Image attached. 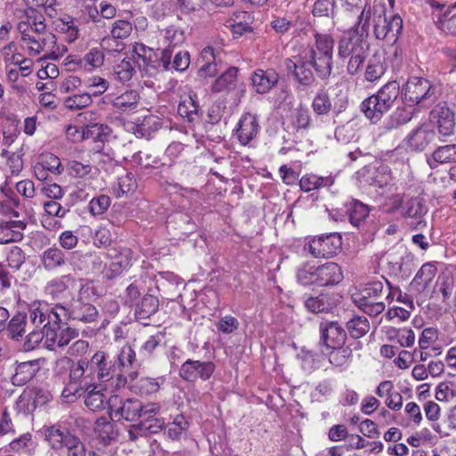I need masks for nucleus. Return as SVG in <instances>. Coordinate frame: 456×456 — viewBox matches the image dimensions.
Wrapping results in <instances>:
<instances>
[{
    "instance_id": "1",
    "label": "nucleus",
    "mask_w": 456,
    "mask_h": 456,
    "mask_svg": "<svg viewBox=\"0 0 456 456\" xmlns=\"http://www.w3.org/2000/svg\"><path fill=\"white\" fill-rule=\"evenodd\" d=\"M17 29L20 34L21 46L30 56L43 53L51 60L60 57L56 37L46 28L45 21L22 20L18 23Z\"/></svg>"
},
{
    "instance_id": "2",
    "label": "nucleus",
    "mask_w": 456,
    "mask_h": 456,
    "mask_svg": "<svg viewBox=\"0 0 456 456\" xmlns=\"http://www.w3.org/2000/svg\"><path fill=\"white\" fill-rule=\"evenodd\" d=\"M109 411L111 419H124L129 422L141 421L142 418H149L151 414L159 413L160 405L156 403L142 402L136 398H122L112 395L109 398Z\"/></svg>"
},
{
    "instance_id": "3",
    "label": "nucleus",
    "mask_w": 456,
    "mask_h": 456,
    "mask_svg": "<svg viewBox=\"0 0 456 456\" xmlns=\"http://www.w3.org/2000/svg\"><path fill=\"white\" fill-rule=\"evenodd\" d=\"M333 48L334 39L330 35L316 32L314 44L301 53L321 79H327L331 74Z\"/></svg>"
},
{
    "instance_id": "4",
    "label": "nucleus",
    "mask_w": 456,
    "mask_h": 456,
    "mask_svg": "<svg viewBox=\"0 0 456 456\" xmlns=\"http://www.w3.org/2000/svg\"><path fill=\"white\" fill-rule=\"evenodd\" d=\"M384 208L387 213H395L400 210L403 217L417 220L414 229H421L427 225L423 217L428 213V208L420 197H410L401 193L392 194L386 199Z\"/></svg>"
},
{
    "instance_id": "5",
    "label": "nucleus",
    "mask_w": 456,
    "mask_h": 456,
    "mask_svg": "<svg viewBox=\"0 0 456 456\" xmlns=\"http://www.w3.org/2000/svg\"><path fill=\"white\" fill-rule=\"evenodd\" d=\"M89 287L80 284L78 295L72 297L65 305H60L58 308L69 319L81 322L83 323H91L96 321L98 311L96 307L85 298V294L88 293Z\"/></svg>"
},
{
    "instance_id": "6",
    "label": "nucleus",
    "mask_w": 456,
    "mask_h": 456,
    "mask_svg": "<svg viewBox=\"0 0 456 456\" xmlns=\"http://www.w3.org/2000/svg\"><path fill=\"white\" fill-rule=\"evenodd\" d=\"M383 290L382 281L369 282L359 293L353 296L354 302L365 314L377 316L386 308L385 302L379 300L383 296Z\"/></svg>"
},
{
    "instance_id": "7",
    "label": "nucleus",
    "mask_w": 456,
    "mask_h": 456,
    "mask_svg": "<svg viewBox=\"0 0 456 456\" xmlns=\"http://www.w3.org/2000/svg\"><path fill=\"white\" fill-rule=\"evenodd\" d=\"M404 100L411 104H421L428 107L437 99L436 87L423 77H411L404 87Z\"/></svg>"
},
{
    "instance_id": "8",
    "label": "nucleus",
    "mask_w": 456,
    "mask_h": 456,
    "mask_svg": "<svg viewBox=\"0 0 456 456\" xmlns=\"http://www.w3.org/2000/svg\"><path fill=\"white\" fill-rule=\"evenodd\" d=\"M342 245L341 236L337 232L312 238L304 246L314 258H329L337 254Z\"/></svg>"
},
{
    "instance_id": "9",
    "label": "nucleus",
    "mask_w": 456,
    "mask_h": 456,
    "mask_svg": "<svg viewBox=\"0 0 456 456\" xmlns=\"http://www.w3.org/2000/svg\"><path fill=\"white\" fill-rule=\"evenodd\" d=\"M86 363L93 386L96 382L102 384L114 379L117 366L115 362L109 359L107 353L97 351L89 361H86Z\"/></svg>"
},
{
    "instance_id": "10",
    "label": "nucleus",
    "mask_w": 456,
    "mask_h": 456,
    "mask_svg": "<svg viewBox=\"0 0 456 456\" xmlns=\"http://www.w3.org/2000/svg\"><path fill=\"white\" fill-rule=\"evenodd\" d=\"M88 372L86 360H80L73 364L69 370V382L62 390L61 395L69 399L80 395L84 390L90 389L93 384Z\"/></svg>"
},
{
    "instance_id": "11",
    "label": "nucleus",
    "mask_w": 456,
    "mask_h": 456,
    "mask_svg": "<svg viewBox=\"0 0 456 456\" xmlns=\"http://www.w3.org/2000/svg\"><path fill=\"white\" fill-rule=\"evenodd\" d=\"M216 370L212 361L186 360L179 369V376L187 382L194 383L200 379L208 380Z\"/></svg>"
},
{
    "instance_id": "12",
    "label": "nucleus",
    "mask_w": 456,
    "mask_h": 456,
    "mask_svg": "<svg viewBox=\"0 0 456 456\" xmlns=\"http://www.w3.org/2000/svg\"><path fill=\"white\" fill-rule=\"evenodd\" d=\"M56 305L51 307L45 302L33 303L29 309V318L36 328H41L45 331L47 327L51 328L61 322L60 309Z\"/></svg>"
},
{
    "instance_id": "13",
    "label": "nucleus",
    "mask_w": 456,
    "mask_h": 456,
    "mask_svg": "<svg viewBox=\"0 0 456 456\" xmlns=\"http://www.w3.org/2000/svg\"><path fill=\"white\" fill-rule=\"evenodd\" d=\"M45 439L53 450L65 448L67 452L83 444L81 440L71 434L67 428L58 424L46 427L45 429Z\"/></svg>"
},
{
    "instance_id": "14",
    "label": "nucleus",
    "mask_w": 456,
    "mask_h": 456,
    "mask_svg": "<svg viewBox=\"0 0 456 456\" xmlns=\"http://www.w3.org/2000/svg\"><path fill=\"white\" fill-rule=\"evenodd\" d=\"M403 28L402 18L395 14L390 18L386 15V11L378 18L373 24V30L376 38L386 40L388 43H395Z\"/></svg>"
},
{
    "instance_id": "15",
    "label": "nucleus",
    "mask_w": 456,
    "mask_h": 456,
    "mask_svg": "<svg viewBox=\"0 0 456 456\" xmlns=\"http://www.w3.org/2000/svg\"><path fill=\"white\" fill-rule=\"evenodd\" d=\"M358 50L369 51V43L359 31L349 30L338 41V57L342 60L350 59Z\"/></svg>"
},
{
    "instance_id": "16",
    "label": "nucleus",
    "mask_w": 456,
    "mask_h": 456,
    "mask_svg": "<svg viewBox=\"0 0 456 456\" xmlns=\"http://www.w3.org/2000/svg\"><path fill=\"white\" fill-rule=\"evenodd\" d=\"M59 322L47 327L44 331L45 345L49 350H56L67 346L69 342L78 337V332L70 327H61Z\"/></svg>"
},
{
    "instance_id": "17",
    "label": "nucleus",
    "mask_w": 456,
    "mask_h": 456,
    "mask_svg": "<svg viewBox=\"0 0 456 456\" xmlns=\"http://www.w3.org/2000/svg\"><path fill=\"white\" fill-rule=\"evenodd\" d=\"M436 139L434 126L430 122H423L412 129L405 137L407 146L415 151H424Z\"/></svg>"
},
{
    "instance_id": "18",
    "label": "nucleus",
    "mask_w": 456,
    "mask_h": 456,
    "mask_svg": "<svg viewBox=\"0 0 456 456\" xmlns=\"http://www.w3.org/2000/svg\"><path fill=\"white\" fill-rule=\"evenodd\" d=\"M347 103L346 97H341L332 103L328 91L321 88L314 96L311 107L317 115H327L330 111L338 115L346 109Z\"/></svg>"
},
{
    "instance_id": "19",
    "label": "nucleus",
    "mask_w": 456,
    "mask_h": 456,
    "mask_svg": "<svg viewBox=\"0 0 456 456\" xmlns=\"http://www.w3.org/2000/svg\"><path fill=\"white\" fill-rule=\"evenodd\" d=\"M26 20L45 21V16L53 18L57 15V0H24Z\"/></svg>"
},
{
    "instance_id": "20",
    "label": "nucleus",
    "mask_w": 456,
    "mask_h": 456,
    "mask_svg": "<svg viewBox=\"0 0 456 456\" xmlns=\"http://www.w3.org/2000/svg\"><path fill=\"white\" fill-rule=\"evenodd\" d=\"M259 128L256 116L251 113H245L237 124L234 136L241 145L246 146L257 135Z\"/></svg>"
},
{
    "instance_id": "21",
    "label": "nucleus",
    "mask_w": 456,
    "mask_h": 456,
    "mask_svg": "<svg viewBox=\"0 0 456 456\" xmlns=\"http://www.w3.org/2000/svg\"><path fill=\"white\" fill-rule=\"evenodd\" d=\"M430 119L436 122L442 136H450L454 133L455 117L448 107L436 105L430 112Z\"/></svg>"
},
{
    "instance_id": "22",
    "label": "nucleus",
    "mask_w": 456,
    "mask_h": 456,
    "mask_svg": "<svg viewBox=\"0 0 456 456\" xmlns=\"http://www.w3.org/2000/svg\"><path fill=\"white\" fill-rule=\"evenodd\" d=\"M280 79V76L273 69H256L250 77L254 90L260 94L269 93Z\"/></svg>"
},
{
    "instance_id": "23",
    "label": "nucleus",
    "mask_w": 456,
    "mask_h": 456,
    "mask_svg": "<svg viewBox=\"0 0 456 456\" xmlns=\"http://www.w3.org/2000/svg\"><path fill=\"white\" fill-rule=\"evenodd\" d=\"M66 60L69 61L66 64L73 65V69L78 68L87 71H93L103 65L105 55L102 48L94 47L91 48L83 58L77 59L73 56H69Z\"/></svg>"
},
{
    "instance_id": "24",
    "label": "nucleus",
    "mask_w": 456,
    "mask_h": 456,
    "mask_svg": "<svg viewBox=\"0 0 456 456\" xmlns=\"http://www.w3.org/2000/svg\"><path fill=\"white\" fill-rule=\"evenodd\" d=\"M385 12V6L382 4H377L376 1L372 5L365 4L362 12L358 16L357 21L351 30H357L362 37H367L369 33L370 21L375 23L378 18Z\"/></svg>"
},
{
    "instance_id": "25",
    "label": "nucleus",
    "mask_w": 456,
    "mask_h": 456,
    "mask_svg": "<svg viewBox=\"0 0 456 456\" xmlns=\"http://www.w3.org/2000/svg\"><path fill=\"white\" fill-rule=\"evenodd\" d=\"M320 331L321 339L326 347L331 348L344 346L346 339V332L338 322L322 323Z\"/></svg>"
},
{
    "instance_id": "26",
    "label": "nucleus",
    "mask_w": 456,
    "mask_h": 456,
    "mask_svg": "<svg viewBox=\"0 0 456 456\" xmlns=\"http://www.w3.org/2000/svg\"><path fill=\"white\" fill-rule=\"evenodd\" d=\"M27 223L24 220H3L0 222V244L20 241L24 237Z\"/></svg>"
},
{
    "instance_id": "27",
    "label": "nucleus",
    "mask_w": 456,
    "mask_h": 456,
    "mask_svg": "<svg viewBox=\"0 0 456 456\" xmlns=\"http://www.w3.org/2000/svg\"><path fill=\"white\" fill-rule=\"evenodd\" d=\"M141 95L137 90L129 89L114 97L110 102L114 110L120 114H129L137 111Z\"/></svg>"
},
{
    "instance_id": "28",
    "label": "nucleus",
    "mask_w": 456,
    "mask_h": 456,
    "mask_svg": "<svg viewBox=\"0 0 456 456\" xmlns=\"http://www.w3.org/2000/svg\"><path fill=\"white\" fill-rule=\"evenodd\" d=\"M391 109L375 94L363 100L361 103V110L372 123L379 122Z\"/></svg>"
},
{
    "instance_id": "29",
    "label": "nucleus",
    "mask_w": 456,
    "mask_h": 456,
    "mask_svg": "<svg viewBox=\"0 0 456 456\" xmlns=\"http://www.w3.org/2000/svg\"><path fill=\"white\" fill-rule=\"evenodd\" d=\"M311 116L309 110L300 104L294 109L289 116L285 118L283 125L285 129L289 132L295 133L301 129H307L310 126Z\"/></svg>"
},
{
    "instance_id": "30",
    "label": "nucleus",
    "mask_w": 456,
    "mask_h": 456,
    "mask_svg": "<svg viewBox=\"0 0 456 456\" xmlns=\"http://www.w3.org/2000/svg\"><path fill=\"white\" fill-rule=\"evenodd\" d=\"M318 286H333L342 281L344 276L340 266L334 262L319 265Z\"/></svg>"
},
{
    "instance_id": "31",
    "label": "nucleus",
    "mask_w": 456,
    "mask_h": 456,
    "mask_svg": "<svg viewBox=\"0 0 456 456\" xmlns=\"http://www.w3.org/2000/svg\"><path fill=\"white\" fill-rule=\"evenodd\" d=\"M80 284H83L81 280L77 281L71 274H66L49 281L45 289L53 297H58L69 288L79 287Z\"/></svg>"
},
{
    "instance_id": "32",
    "label": "nucleus",
    "mask_w": 456,
    "mask_h": 456,
    "mask_svg": "<svg viewBox=\"0 0 456 456\" xmlns=\"http://www.w3.org/2000/svg\"><path fill=\"white\" fill-rule=\"evenodd\" d=\"M427 162L431 169L439 165L456 162V143L437 147L432 154L427 156Z\"/></svg>"
},
{
    "instance_id": "33",
    "label": "nucleus",
    "mask_w": 456,
    "mask_h": 456,
    "mask_svg": "<svg viewBox=\"0 0 456 456\" xmlns=\"http://www.w3.org/2000/svg\"><path fill=\"white\" fill-rule=\"evenodd\" d=\"M239 69L236 67H230L224 73H222L212 84L211 90L213 93L230 92L238 87Z\"/></svg>"
},
{
    "instance_id": "34",
    "label": "nucleus",
    "mask_w": 456,
    "mask_h": 456,
    "mask_svg": "<svg viewBox=\"0 0 456 456\" xmlns=\"http://www.w3.org/2000/svg\"><path fill=\"white\" fill-rule=\"evenodd\" d=\"M410 256L407 250L403 246H398L388 250L384 256V261L386 262L389 272L395 275H398L402 271L406 259Z\"/></svg>"
},
{
    "instance_id": "35",
    "label": "nucleus",
    "mask_w": 456,
    "mask_h": 456,
    "mask_svg": "<svg viewBox=\"0 0 456 456\" xmlns=\"http://www.w3.org/2000/svg\"><path fill=\"white\" fill-rule=\"evenodd\" d=\"M437 269L436 265L432 263L424 264L420 269L416 273L415 277L411 282V286L413 289H415L418 293L423 292L430 283L436 274Z\"/></svg>"
},
{
    "instance_id": "36",
    "label": "nucleus",
    "mask_w": 456,
    "mask_h": 456,
    "mask_svg": "<svg viewBox=\"0 0 456 456\" xmlns=\"http://www.w3.org/2000/svg\"><path fill=\"white\" fill-rule=\"evenodd\" d=\"M172 51L169 48H166L162 52L161 61L165 69H169L170 67L177 71H184L190 65V55L186 51H179L175 53L174 61L171 63Z\"/></svg>"
},
{
    "instance_id": "37",
    "label": "nucleus",
    "mask_w": 456,
    "mask_h": 456,
    "mask_svg": "<svg viewBox=\"0 0 456 456\" xmlns=\"http://www.w3.org/2000/svg\"><path fill=\"white\" fill-rule=\"evenodd\" d=\"M66 264L64 252L56 248L51 247L45 249L41 255V265L46 271H53L62 267Z\"/></svg>"
},
{
    "instance_id": "38",
    "label": "nucleus",
    "mask_w": 456,
    "mask_h": 456,
    "mask_svg": "<svg viewBox=\"0 0 456 456\" xmlns=\"http://www.w3.org/2000/svg\"><path fill=\"white\" fill-rule=\"evenodd\" d=\"M311 67V62L305 61L302 53L299 54L298 61L293 62L294 76L300 85L309 86L315 81Z\"/></svg>"
},
{
    "instance_id": "39",
    "label": "nucleus",
    "mask_w": 456,
    "mask_h": 456,
    "mask_svg": "<svg viewBox=\"0 0 456 456\" xmlns=\"http://www.w3.org/2000/svg\"><path fill=\"white\" fill-rule=\"evenodd\" d=\"M200 58L203 61L199 73L200 77H211L217 74V64H216V55L215 54V50L211 46L205 47L200 53Z\"/></svg>"
},
{
    "instance_id": "40",
    "label": "nucleus",
    "mask_w": 456,
    "mask_h": 456,
    "mask_svg": "<svg viewBox=\"0 0 456 456\" xmlns=\"http://www.w3.org/2000/svg\"><path fill=\"white\" fill-rule=\"evenodd\" d=\"M318 273L319 265H315L312 262H305L297 268V281L303 286H318Z\"/></svg>"
},
{
    "instance_id": "41",
    "label": "nucleus",
    "mask_w": 456,
    "mask_h": 456,
    "mask_svg": "<svg viewBox=\"0 0 456 456\" xmlns=\"http://www.w3.org/2000/svg\"><path fill=\"white\" fill-rule=\"evenodd\" d=\"M253 20L252 14L248 12L234 13L230 24L232 33L237 36H241L244 33L251 32Z\"/></svg>"
},
{
    "instance_id": "42",
    "label": "nucleus",
    "mask_w": 456,
    "mask_h": 456,
    "mask_svg": "<svg viewBox=\"0 0 456 456\" xmlns=\"http://www.w3.org/2000/svg\"><path fill=\"white\" fill-rule=\"evenodd\" d=\"M386 72L384 58L381 54L375 53L369 60L365 70V79L373 82L380 78Z\"/></svg>"
},
{
    "instance_id": "43",
    "label": "nucleus",
    "mask_w": 456,
    "mask_h": 456,
    "mask_svg": "<svg viewBox=\"0 0 456 456\" xmlns=\"http://www.w3.org/2000/svg\"><path fill=\"white\" fill-rule=\"evenodd\" d=\"M96 386L94 385L88 390H84L86 392L85 395V405L93 411H97L103 410L106 405L109 406V399L107 400L104 394H102L100 390H95Z\"/></svg>"
},
{
    "instance_id": "44",
    "label": "nucleus",
    "mask_w": 456,
    "mask_h": 456,
    "mask_svg": "<svg viewBox=\"0 0 456 456\" xmlns=\"http://www.w3.org/2000/svg\"><path fill=\"white\" fill-rule=\"evenodd\" d=\"M94 430L98 439H100L104 444L114 440L117 436V432L114 429L113 424L105 417L97 419L94 423Z\"/></svg>"
},
{
    "instance_id": "45",
    "label": "nucleus",
    "mask_w": 456,
    "mask_h": 456,
    "mask_svg": "<svg viewBox=\"0 0 456 456\" xmlns=\"http://www.w3.org/2000/svg\"><path fill=\"white\" fill-rule=\"evenodd\" d=\"M305 306L311 313H327L332 309V303L328 295L321 294L316 297H309L305 301Z\"/></svg>"
},
{
    "instance_id": "46",
    "label": "nucleus",
    "mask_w": 456,
    "mask_h": 456,
    "mask_svg": "<svg viewBox=\"0 0 456 456\" xmlns=\"http://www.w3.org/2000/svg\"><path fill=\"white\" fill-rule=\"evenodd\" d=\"M159 413L151 414L149 418H142L141 421L134 428L142 433L157 434L165 427L163 418L157 417Z\"/></svg>"
},
{
    "instance_id": "47",
    "label": "nucleus",
    "mask_w": 456,
    "mask_h": 456,
    "mask_svg": "<svg viewBox=\"0 0 456 456\" xmlns=\"http://www.w3.org/2000/svg\"><path fill=\"white\" fill-rule=\"evenodd\" d=\"M399 83L393 80L385 84L375 94L379 97V99H381L386 104L393 108L395 102L399 96Z\"/></svg>"
},
{
    "instance_id": "48",
    "label": "nucleus",
    "mask_w": 456,
    "mask_h": 456,
    "mask_svg": "<svg viewBox=\"0 0 456 456\" xmlns=\"http://www.w3.org/2000/svg\"><path fill=\"white\" fill-rule=\"evenodd\" d=\"M199 105L196 102V95H188L183 99L177 107L178 114L186 118L188 121H193L198 116Z\"/></svg>"
},
{
    "instance_id": "49",
    "label": "nucleus",
    "mask_w": 456,
    "mask_h": 456,
    "mask_svg": "<svg viewBox=\"0 0 456 456\" xmlns=\"http://www.w3.org/2000/svg\"><path fill=\"white\" fill-rule=\"evenodd\" d=\"M329 354L330 364L335 367H346L352 360V349L349 346L331 347Z\"/></svg>"
},
{
    "instance_id": "50",
    "label": "nucleus",
    "mask_w": 456,
    "mask_h": 456,
    "mask_svg": "<svg viewBox=\"0 0 456 456\" xmlns=\"http://www.w3.org/2000/svg\"><path fill=\"white\" fill-rule=\"evenodd\" d=\"M370 209L367 205L354 200L351 203L350 208L348 209V217L350 223L355 226L360 227L369 216Z\"/></svg>"
},
{
    "instance_id": "51",
    "label": "nucleus",
    "mask_w": 456,
    "mask_h": 456,
    "mask_svg": "<svg viewBox=\"0 0 456 456\" xmlns=\"http://www.w3.org/2000/svg\"><path fill=\"white\" fill-rule=\"evenodd\" d=\"M152 55L153 52L150 47L142 44H135L134 45L132 53L133 61L140 69H147L150 66Z\"/></svg>"
},
{
    "instance_id": "52",
    "label": "nucleus",
    "mask_w": 456,
    "mask_h": 456,
    "mask_svg": "<svg viewBox=\"0 0 456 456\" xmlns=\"http://www.w3.org/2000/svg\"><path fill=\"white\" fill-rule=\"evenodd\" d=\"M351 337L359 338L363 337L370 330V322L364 316H354L346 323Z\"/></svg>"
},
{
    "instance_id": "53",
    "label": "nucleus",
    "mask_w": 456,
    "mask_h": 456,
    "mask_svg": "<svg viewBox=\"0 0 456 456\" xmlns=\"http://www.w3.org/2000/svg\"><path fill=\"white\" fill-rule=\"evenodd\" d=\"M164 338L165 336L161 332H157L156 334L149 337L148 339L141 346L139 354L144 357L151 356L154 352L163 347Z\"/></svg>"
},
{
    "instance_id": "54",
    "label": "nucleus",
    "mask_w": 456,
    "mask_h": 456,
    "mask_svg": "<svg viewBox=\"0 0 456 456\" xmlns=\"http://www.w3.org/2000/svg\"><path fill=\"white\" fill-rule=\"evenodd\" d=\"M332 180L329 177L317 176L315 175H305L300 181L299 185L304 191H310L322 186L332 184Z\"/></svg>"
},
{
    "instance_id": "55",
    "label": "nucleus",
    "mask_w": 456,
    "mask_h": 456,
    "mask_svg": "<svg viewBox=\"0 0 456 456\" xmlns=\"http://www.w3.org/2000/svg\"><path fill=\"white\" fill-rule=\"evenodd\" d=\"M159 309V300L151 295H145L136 310V314L140 319H148L153 315Z\"/></svg>"
},
{
    "instance_id": "56",
    "label": "nucleus",
    "mask_w": 456,
    "mask_h": 456,
    "mask_svg": "<svg viewBox=\"0 0 456 456\" xmlns=\"http://www.w3.org/2000/svg\"><path fill=\"white\" fill-rule=\"evenodd\" d=\"M27 316L18 313L10 321L7 326L8 335L12 339L19 340L25 332Z\"/></svg>"
},
{
    "instance_id": "57",
    "label": "nucleus",
    "mask_w": 456,
    "mask_h": 456,
    "mask_svg": "<svg viewBox=\"0 0 456 456\" xmlns=\"http://www.w3.org/2000/svg\"><path fill=\"white\" fill-rule=\"evenodd\" d=\"M135 187V179L132 174L127 173L118 178L117 183L112 186V191L117 198H121L125 194L134 191Z\"/></svg>"
},
{
    "instance_id": "58",
    "label": "nucleus",
    "mask_w": 456,
    "mask_h": 456,
    "mask_svg": "<svg viewBox=\"0 0 456 456\" xmlns=\"http://www.w3.org/2000/svg\"><path fill=\"white\" fill-rule=\"evenodd\" d=\"M5 256L8 266L15 271L20 270L26 260L25 252L18 246L6 248Z\"/></svg>"
},
{
    "instance_id": "59",
    "label": "nucleus",
    "mask_w": 456,
    "mask_h": 456,
    "mask_svg": "<svg viewBox=\"0 0 456 456\" xmlns=\"http://www.w3.org/2000/svg\"><path fill=\"white\" fill-rule=\"evenodd\" d=\"M92 102L93 100L89 93L77 94L64 99V106L70 110H81Z\"/></svg>"
},
{
    "instance_id": "60",
    "label": "nucleus",
    "mask_w": 456,
    "mask_h": 456,
    "mask_svg": "<svg viewBox=\"0 0 456 456\" xmlns=\"http://www.w3.org/2000/svg\"><path fill=\"white\" fill-rule=\"evenodd\" d=\"M85 86L89 90L87 93L91 94L92 97L104 94L108 90L110 83L103 77L94 76L85 80Z\"/></svg>"
},
{
    "instance_id": "61",
    "label": "nucleus",
    "mask_w": 456,
    "mask_h": 456,
    "mask_svg": "<svg viewBox=\"0 0 456 456\" xmlns=\"http://www.w3.org/2000/svg\"><path fill=\"white\" fill-rule=\"evenodd\" d=\"M110 202V198L105 194L94 197L88 205L90 214L94 216L104 214L109 209Z\"/></svg>"
},
{
    "instance_id": "62",
    "label": "nucleus",
    "mask_w": 456,
    "mask_h": 456,
    "mask_svg": "<svg viewBox=\"0 0 456 456\" xmlns=\"http://www.w3.org/2000/svg\"><path fill=\"white\" fill-rule=\"evenodd\" d=\"M189 426L188 421L183 415H177L174 421L168 426L166 432L168 438L171 440H179L182 434L187 430Z\"/></svg>"
},
{
    "instance_id": "63",
    "label": "nucleus",
    "mask_w": 456,
    "mask_h": 456,
    "mask_svg": "<svg viewBox=\"0 0 456 456\" xmlns=\"http://www.w3.org/2000/svg\"><path fill=\"white\" fill-rule=\"evenodd\" d=\"M93 167L89 163L71 159L67 164V170L69 175L76 178H85L92 172Z\"/></svg>"
},
{
    "instance_id": "64",
    "label": "nucleus",
    "mask_w": 456,
    "mask_h": 456,
    "mask_svg": "<svg viewBox=\"0 0 456 456\" xmlns=\"http://www.w3.org/2000/svg\"><path fill=\"white\" fill-rule=\"evenodd\" d=\"M133 31V25L126 20H117L111 25L110 34L115 39H126Z\"/></svg>"
}]
</instances>
